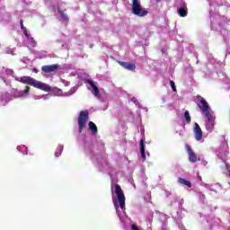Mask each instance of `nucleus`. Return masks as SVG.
Listing matches in <instances>:
<instances>
[{
  "label": "nucleus",
  "instance_id": "obj_1",
  "mask_svg": "<svg viewBox=\"0 0 230 230\" xmlns=\"http://www.w3.org/2000/svg\"><path fill=\"white\" fill-rule=\"evenodd\" d=\"M19 82L22 84H26L27 85H31L36 89H40V91H45V93H49V91H51V86L40 81H37L33 77L23 76L20 78Z\"/></svg>",
  "mask_w": 230,
  "mask_h": 230
},
{
  "label": "nucleus",
  "instance_id": "obj_2",
  "mask_svg": "<svg viewBox=\"0 0 230 230\" xmlns=\"http://www.w3.org/2000/svg\"><path fill=\"white\" fill-rule=\"evenodd\" d=\"M115 193L117 195V199H115L114 207L116 209H118V208L125 209V193H123V190H121V186H119V184H115Z\"/></svg>",
  "mask_w": 230,
  "mask_h": 230
},
{
  "label": "nucleus",
  "instance_id": "obj_3",
  "mask_svg": "<svg viewBox=\"0 0 230 230\" xmlns=\"http://www.w3.org/2000/svg\"><path fill=\"white\" fill-rule=\"evenodd\" d=\"M132 1V13H134V15H137V17H146V15H148V11L141 6V3L139 2V0Z\"/></svg>",
  "mask_w": 230,
  "mask_h": 230
},
{
  "label": "nucleus",
  "instance_id": "obj_4",
  "mask_svg": "<svg viewBox=\"0 0 230 230\" xmlns=\"http://www.w3.org/2000/svg\"><path fill=\"white\" fill-rule=\"evenodd\" d=\"M88 120H89V111H80L78 119H77L79 134H82V130H84V128H85V125L87 124Z\"/></svg>",
  "mask_w": 230,
  "mask_h": 230
},
{
  "label": "nucleus",
  "instance_id": "obj_5",
  "mask_svg": "<svg viewBox=\"0 0 230 230\" xmlns=\"http://www.w3.org/2000/svg\"><path fill=\"white\" fill-rule=\"evenodd\" d=\"M198 107L200 109V111L203 112L205 116L208 114H211V108L209 107V104L208 103V101L204 99V97L199 95L198 96Z\"/></svg>",
  "mask_w": 230,
  "mask_h": 230
},
{
  "label": "nucleus",
  "instance_id": "obj_6",
  "mask_svg": "<svg viewBox=\"0 0 230 230\" xmlns=\"http://www.w3.org/2000/svg\"><path fill=\"white\" fill-rule=\"evenodd\" d=\"M205 117L208 119L206 123V129L208 130V132H213V130H215V118L213 117V114L207 113Z\"/></svg>",
  "mask_w": 230,
  "mask_h": 230
},
{
  "label": "nucleus",
  "instance_id": "obj_7",
  "mask_svg": "<svg viewBox=\"0 0 230 230\" xmlns=\"http://www.w3.org/2000/svg\"><path fill=\"white\" fill-rule=\"evenodd\" d=\"M60 66L58 64L55 65H46L41 66V71L43 73H53L54 71H57Z\"/></svg>",
  "mask_w": 230,
  "mask_h": 230
},
{
  "label": "nucleus",
  "instance_id": "obj_8",
  "mask_svg": "<svg viewBox=\"0 0 230 230\" xmlns=\"http://www.w3.org/2000/svg\"><path fill=\"white\" fill-rule=\"evenodd\" d=\"M85 84H89V85L92 86V93L93 94V96H100V89H98V86H96V84H94V82L91 79H84Z\"/></svg>",
  "mask_w": 230,
  "mask_h": 230
},
{
  "label": "nucleus",
  "instance_id": "obj_9",
  "mask_svg": "<svg viewBox=\"0 0 230 230\" xmlns=\"http://www.w3.org/2000/svg\"><path fill=\"white\" fill-rule=\"evenodd\" d=\"M194 132H195V139L197 141H200V139H202V128H200V126L199 125V123H195Z\"/></svg>",
  "mask_w": 230,
  "mask_h": 230
},
{
  "label": "nucleus",
  "instance_id": "obj_10",
  "mask_svg": "<svg viewBox=\"0 0 230 230\" xmlns=\"http://www.w3.org/2000/svg\"><path fill=\"white\" fill-rule=\"evenodd\" d=\"M119 66L128 71H134L136 65L128 62L119 61Z\"/></svg>",
  "mask_w": 230,
  "mask_h": 230
},
{
  "label": "nucleus",
  "instance_id": "obj_11",
  "mask_svg": "<svg viewBox=\"0 0 230 230\" xmlns=\"http://www.w3.org/2000/svg\"><path fill=\"white\" fill-rule=\"evenodd\" d=\"M187 152L189 155L190 162L196 163L197 162V155L195 154V152H193V149H191L190 147H189V146H187Z\"/></svg>",
  "mask_w": 230,
  "mask_h": 230
},
{
  "label": "nucleus",
  "instance_id": "obj_12",
  "mask_svg": "<svg viewBox=\"0 0 230 230\" xmlns=\"http://www.w3.org/2000/svg\"><path fill=\"white\" fill-rule=\"evenodd\" d=\"M88 128L89 130H91L93 136H96V134H98V127H96V124H94V122L90 121L88 123Z\"/></svg>",
  "mask_w": 230,
  "mask_h": 230
},
{
  "label": "nucleus",
  "instance_id": "obj_13",
  "mask_svg": "<svg viewBox=\"0 0 230 230\" xmlns=\"http://www.w3.org/2000/svg\"><path fill=\"white\" fill-rule=\"evenodd\" d=\"M177 13L180 17H186L188 15V7L182 6L177 10Z\"/></svg>",
  "mask_w": 230,
  "mask_h": 230
},
{
  "label": "nucleus",
  "instance_id": "obj_14",
  "mask_svg": "<svg viewBox=\"0 0 230 230\" xmlns=\"http://www.w3.org/2000/svg\"><path fill=\"white\" fill-rule=\"evenodd\" d=\"M140 154H141L142 159H144V161H146V155H145V140H143V139L140 140Z\"/></svg>",
  "mask_w": 230,
  "mask_h": 230
},
{
  "label": "nucleus",
  "instance_id": "obj_15",
  "mask_svg": "<svg viewBox=\"0 0 230 230\" xmlns=\"http://www.w3.org/2000/svg\"><path fill=\"white\" fill-rule=\"evenodd\" d=\"M178 182L180 184H183V186H187L188 188H191V181H187L186 179L179 178Z\"/></svg>",
  "mask_w": 230,
  "mask_h": 230
},
{
  "label": "nucleus",
  "instance_id": "obj_16",
  "mask_svg": "<svg viewBox=\"0 0 230 230\" xmlns=\"http://www.w3.org/2000/svg\"><path fill=\"white\" fill-rule=\"evenodd\" d=\"M64 150V146H58L55 151V156L56 157H60L62 155V152Z\"/></svg>",
  "mask_w": 230,
  "mask_h": 230
},
{
  "label": "nucleus",
  "instance_id": "obj_17",
  "mask_svg": "<svg viewBox=\"0 0 230 230\" xmlns=\"http://www.w3.org/2000/svg\"><path fill=\"white\" fill-rule=\"evenodd\" d=\"M184 118H185L186 123L188 124L191 123V116H190V111H185Z\"/></svg>",
  "mask_w": 230,
  "mask_h": 230
},
{
  "label": "nucleus",
  "instance_id": "obj_18",
  "mask_svg": "<svg viewBox=\"0 0 230 230\" xmlns=\"http://www.w3.org/2000/svg\"><path fill=\"white\" fill-rule=\"evenodd\" d=\"M28 39H29L30 44H31V46L35 48V46H37V41L35 40V39H33V37H29Z\"/></svg>",
  "mask_w": 230,
  "mask_h": 230
},
{
  "label": "nucleus",
  "instance_id": "obj_19",
  "mask_svg": "<svg viewBox=\"0 0 230 230\" xmlns=\"http://www.w3.org/2000/svg\"><path fill=\"white\" fill-rule=\"evenodd\" d=\"M60 15H61V18L63 19V21H69V17L67 16V14L61 12Z\"/></svg>",
  "mask_w": 230,
  "mask_h": 230
},
{
  "label": "nucleus",
  "instance_id": "obj_20",
  "mask_svg": "<svg viewBox=\"0 0 230 230\" xmlns=\"http://www.w3.org/2000/svg\"><path fill=\"white\" fill-rule=\"evenodd\" d=\"M170 84L173 93H177V88L175 87V82L170 81Z\"/></svg>",
  "mask_w": 230,
  "mask_h": 230
},
{
  "label": "nucleus",
  "instance_id": "obj_21",
  "mask_svg": "<svg viewBox=\"0 0 230 230\" xmlns=\"http://www.w3.org/2000/svg\"><path fill=\"white\" fill-rule=\"evenodd\" d=\"M21 149L23 151L24 155H28V147L26 146H22Z\"/></svg>",
  "mask_w": 230,
  "mask_h": 230
},
{
  "label": "nucleus",
  "instance_id": "obj_22",
  "mask_svg": "<svg viewBox=\"0 0 230 230\" xmlns=\"http://www.w3.org/2000/svg\"><path fill=\"white\" fill-rule=\"evenodd\" d=\"M20 25H21L22 31L26 30V27H24V22L22 20H20Z\"/></svg>",
  "mask_w": 230,
  "mask_h": 230
},
{
  "label": "nucleus",
  "instance_id": "obj_23",
  "mask_svg": "<svg viewBox=\"0 0 230 230\" xmlns=\"http://www.w3.org/2000/svg\"><path fill=\"white\" fill-rule=\"evenodd\" d=\"M22 31H23L25 37H26L27 39H30V34H28V30H27V29H24Z\"/></svg>",
  "mask_w": 230,
  "mask_h": 230
},
{
  "label": "nucleus",
  "instance_id": "obj_24",
  "mask_svg": "<svg viewBox=\"0 0 230 230\" xmlns=\"http://www.w3.org/2000/svg\"><path fill=\"white\" fill-rule=\"evenodd\" d=\"M30 93V86H26L24 90V93L28 94Z\"/></svg>",
  "mask_w": 230,
  "mask_h": 230
},
{
  "label": "nucleus",
  "instance_id": "obj_25",
  "mask_svg": "<svg viewBox=\"0 0 230 230\" xmlns=\"http://www.w3.org/2000/svg\"><path fill=\"white\" fill-rule=\"evenodd\" d=\"M131 229H132V230H139V228H138L137 226H136V225H132V226H131Z\"/></svg>",
  "mask_w": 230,
  "mask_h": 230
},
{
  "label": "nucleus",
  "instance_id": "obj_26",
  "mask_svg": "<svg viewBox=\"0 0 230 230\" xmlns=\"http://www.w3.org/2000/svg\"><path fill=\"white\" fill-rule=\"evenodd\" d=\"M34 73H39V70L37 68H33Z\"/></svg>",
  "mask_w": 230,
  "mask_h": 230
},
{
  "label": "nucleus",
  "instance_id": "obj_27",
  "mask_svg": "<svg viewBox=\"0 0 230 230\" xmlns=\"http://www.w3.org/2000/svg\"><path fill=\"white\" fill-rule=\"evenodd\" d=\"M155 3H160L161 2V0H155Z\"/></svg>",
  "mask_w": 230,
  "mask_h": 230
}]
</instances>
